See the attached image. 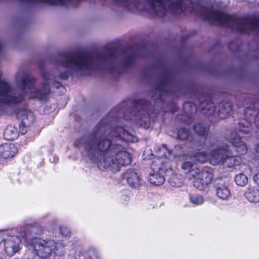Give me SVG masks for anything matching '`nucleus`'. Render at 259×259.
Here are the masks:
<instances>
[{
    "label": "nucleus",
    "mask_w": 259,
    "mask_h": 259,
    "mask_svg": "<svg viewBox=\"0 0 259 259\" xmlns=\"http://www.w3.org/2000/svg\"><path fill=\"white\" fill-rule=\"evenodd\" d=\"M117 61L116 51L113 49L106 48L101 53L94 54L63 52L59 53L55 60L57 76L51 71H42V82L39 90L34 87L35 79L24 70L17 72L16 80L22 91L30 98L46 100L50 92L51 84L57 89L62 86L58 78L66 79L69 75H85L93 71L107 70L112 72L113 64Z\"/></svg>",
    "instance_id": "obj_1"
},
{
    "label": "nucleus",
    "mask_w": 259,
    "mask_h": 259,
    "mask_svg": "<svg viewBox=\"0 0 259 259\" xmlns=\"http://www.w3.org/2000/svg\"><path fill=\"white\" fill-rule=\"evenodd\" d=\"M107 127L101 122L88 137L85 145L88 156L96 161L101 169H119L131 163L132 156L125 147L127 142H135L137 138L122 127L108 133Z\"/></svg>",
    "instance_id": "obj_2"
},
{
    "label": "nucleus",
    "mask_w": 259,
    "mask_h": 259,
    "mask_svg": "<svg viewBox=\"0 0 259 259\" xmlns=\"http://www.w3.org/2000/svg\"><path fill=\"white\" fill-rule=\"evenodd\" d=\"M24 3L43 2L59 6H76L81 0H20ZM105 3L123 6L131 11L150 10L155 14V0H104Z\"/></svg>",
    "instance_id": "obj_3"
},
{
    "label": "nucleus",
    "mask_w": 259,
    "mask_h": 259,
    "mask_svg": "<svg viewBox=\"0 0 259 259\" xmlns=\"http://www.w3.org/2000/svg\"><path fill=\"white\" fill-rule=\"evenodd\" d=\"M182 168L186 171V177L194 179V186L198 190H204L213 179V175L207 169L200 168L190 161H186L181 165Z\"/></svg>",
    "instance_id": "obj_4"
},
{
    "label": "nucleus",
    "mask_w": 259,
    "mask_h": 259,
    "mask_svg": "<svg viewBox=\"0 0 259 259\" xmlns=\"http://www.w3.org/2000/svg\"><path fill=\"white\" fill-rule=\"evenodd\" d=\"M66 245L62 242L58 243L53 239H44L41 238H34L31 242V247L36 253L35 258H46L52 253L58 254L61 255L64 251Z\"/></svg>",
    "instance_id": "obj_5"
},
{
    "label": "nucleus",
    "mask_w": 259,
    "mask_h": 259,
    "mask_svg": "<svg viewBox=\"0 0 259 259\" xmlns=\"http://www.w3.org/2000/svg\"><path fill=\"white\" fill-rule=\"evenodd\" d=\"M211 164H222L224 166L232 167L240 163V156L234 155L227 145H218L211 150L209 154Z\"/></svg>",
    "instance_id": "obj_6"
},
{
    "label": "nucleus",
    "mask_w": 259,
    "mask_h": 259,
    "mask_svg": "<svg viewBox=\"0 0 259 259\" xmlns=\"http://www.w3.org/2000/svg\"><path fill=\"white\" fill-rule=\"evenodd\" d=\"M150 106V104L146 100L137 101L134 105L133 113H131V109H128L124 114V118L126 120H133L139 125L148 128L150 124V118L147 110L149 111Z\"/></svg>",
    "instance_id": "obj_7"
},
{
    "label": "nucleus",
    "mask_w": 259,
    "mask_h": 259,
    "mask_svg": "<svg viewBox=\"0 0 259 259\" xmlns=\"http://www.w3.org/2000/svg\"><path fill=\"white\" fill-rule=\"evenodd\" d=\"M24 95L13 91L10 83L5 78H0V103L13 105L21 102Z\"/></svg>",
    "instance_id": "obj_8"
},
{
    "label": "nucleus",
    "mask_w": 259,
    "mask_h": 259,
    "mask_svg": "<svg viewBox=\"0 0 259 259\" xmlns=\"http://www.w3.org/2000/svg\"><path fill=\"white\" fill-rule=\"evenodd\" d=\"M163 162L161 159L157 158L154 160L151 165L152 171L150 172L148 180L149 182L154 185H162L165 182V178L162 174L166 168L163 166Z\"/></svg>",
    "instance_id": "obj_9"
},
{
    "label": "nucleus",
    "mask_w": 259,
    "mask_h": 259,
    "mask_svg": "<svg viewBox=\"0 0 259 259\" xmlns=\"http://www.w3.org/2000/svg\"><path fill=\"white\" fill-rule=\"evenodd\" d=\"M21 242L19 237L8 234L4 243L5 251L10 256L13 255L20 250Z\"/></svg>",
    "instance_id": "obj_10"
},
{
    "label": "nucleus",
    "mask_w": 259,
    "mask_h": 259,
    "mask_svg": "<svg viewBox=\"0 0 259 259\" xmlns=\"http://www.w3.org/2000/svg\"><path fill=\"white\" fill-rule=\"evenodd\" d=\"M17 116L20 118L22 122L19 125V132L24 135L27 132V125H29L34 120L32 113L26 109H22L17 113Z\"/></svg>",
    "instance_id": "obj_11"
},
{
    "label": "nucleus",
    "mask_w": 259,
    "mask_h": 259,
    "mask_svg": "<svg viewBox=\"0 0 259 259\" xmlns=\"http://www.w3.org/2000/svg\"><path fill=\"white\" fill-rule=\"evenodd\" d=\"M228 140L233 144L239 154L243 155L246 153L247 147L244 142L241 141L240 136L236 132L231 133L230 136L228 138Z\"/></svg>",
    "instance_id": "obj_12"
},
{
    "label": "nucleus",
    "mask_w": 259,
    "mask_h": 259,
    "mask_svg": "<svg viewBox=\"0 0 259 259\" xmlns=\"http://www.w3.org/2000/svg\"><path fill=\"white\" fill-rule=\"evenodd\" d=\"M168 81L167 79H163L156 87L152 98L154 100L159 99L161 102L165 100L164 96L167 97L170 93L168 91Z\"/></svg>",
    "instance_id": "obj_13"
},
{
    "label": "nucleus",
    "mask_w": 259,
    "mask_h": 259,
    "mask_svg": "<svg viewBox=\"0 0 259 259\" xmlns=\"http://www.w3.org/2000/svg\"><path fill=\"white\" fill-rule=\"evenodd\" d=\"M123 179L133 188H138L141 184V178L139 174L133 169H129L124 173Z\"/></svg>",
    "instance_id": "obj_14"
},
{
    "label": "nucleus",
    "mask_w": 259,
    "mask_h": 259,
    "mask_svg": "<svg viewBox=\"0 0 259 259\" xmlns=\"http://www.w3.org/2000/svg\"><path fill=\"white\" fill-rule=\"evenodd\" d=\"M214 187L217 196L222 200L228 199L231 195V191L227 184L215 180Z\"/></svg>",
    "instance_id": "obj_15"
},
{
    "label": "nucleus",
    "mask_w": 259,
    "mask_h": 259,
    "mask_svg": "<svg viewBox=\"0 0 259 259\" xmlns=\"http://www.w3.org/2000/svg\"><path fill=\"white\" fill-rule=\"evenodd\" d=\"M16 146L10 143L0 145V155L5 159L13 157L17 153Z\"/></svg>",
    "instance_id": "obj_16"
},
{
    "label": "nucleus",
    "mask_w": 259,
    "mask_h": 259,
    "mask_svg": "<svg viewBox=\"0 0 259 259\" xmlns=\"http://www.w3.org/2000/svg\"><path fill=\"white\" fill-rule=\"evenodd\" d=\"M247 200L253 203L259 202V191L254 188H247L244 194Z\"/></svg>",
    "instance_id": "obj_17"
},
{
    "label": "nucleus",
    "mask_w": 259,
    "mask_h": 259,
    "mask_svg": "<svg viewBox=\"0 0 259 259\" xmlns=\"http://www.w3.org/2000/svg\"><path fill=\"white\" fill-rule=\"evenodd\" d=\"M232 110V105L230 102H223L221 104L218 115L221 118H224Z\"/></svg>",
    "instance_id": "obj_18"
},
{
    "label": "nucleus",
    "mask_w": 259,
    "mask_h": 259,
    "mask_svg": "<svg viewBox=\"0 0 259 259\" xmlns=\"http://www.w3.org/2000/svg\"><path fill=\"white\" fill-rule=\"evenodd\" d=\"M4 136L8 140H14L18 137L17 130L12 126H8L4 131Z\"/></svg>",
    "instance_id": "obj_19"
},
{
    "label": "nucleus",
    "mask_w": 259,
    "mask_h": 259,
    "mask_svg": "<svg viewBox=\"0 0 259 259\" xmlns=\"http://www.w3.org/2000/svg\"><path fill=\"white\" fill-rule=\"evenodd\" d=\"M234 180L236 184L240 186H244L248 183V178L247 176L243 174L237 175L235 177Z\"/></svg>",
    "instance_id": "obj_20"
},
{
    "label": "nucleus",
    "mask_w": 259,
    "mask_h": 259,
    "mask_svg": "<svg viewBox=\"0 0 259 259\" xmlns=\"http://www.w3.org/2000/svg\"><path fill=\"white\" fill-rule=\"evenodd\" d=\"M250 123L246 121L239 122V131L244 134H247L250 131Z\"/></svg>",
    "instance_id": "obj_21"
},
{
    "label": "nucleus",
    "mask_w": 259,
    "mask_h": 259,
    "mask_svg": "<svg viewBox=\"0 0 259 259\" xmlns=\"http://www.w3.org/2000/svg\"><path fill=\"white\" fill-rule=\"evenodd\" d=\"M195 159L200 163H204L208 159V156L205 152H197L194 155Z\"/></svg>",
    "instance_id": "obj_22"
},
{
    "label": "nucleus",
    "mask_w": 259,
    "mask_h": 259,
    "mask_svg": "<svg viewBox=\"0 0 259 259\" xmlns=\"http://www.w3.org/2000/svg\"><path fill=\"white\" fill-rule=\"evenodd\" d=\"M135 59V56L133 53L126 55V56L124 57V59L122 60L121 64L124 66H129L132 64Z\"/></svg>",
    "instance_id": "obj_23"
},
{
    "label": "nucleus",
    "mask_w": 259,
    "mask_h": 259,
    "mask_svg": "<svg viewBox=\"0 0 259 259\" xmlns=\"http://www.w3.org/2000/svg\"><path fill=\"white\" fill-rule=\"evenodd\" d=\"M195 132L200 136H205L207 132V129L200 123H197L194 126Z\"/></svg>",
    "instance_id": "obj_24"
},
{
    "label": "nucleus",
    "mask_w": 259,
    "mask_h": 259,
    "mask_svg": "<svg viewBox=\"0 0 259 259\" xmlns=\"http://www.w3.org/2000/svg\"><path fill=\"white\" fill-rule=\"evenodd\" d=\"M190 200L194 205H200L203 203L204 200L202 196L199 195H193L190 197Z\"/></svg>",
    "instance_id": "obj_25"
},
{
    "label": "nucleus",
    "mask_w": 259,
    "mask_h": 259,
    "mask_svg": "<svg viewBox=\"0 0 259 259\" xmlns=\"http://www.w3.org/2000/svg\"><path fill=\"white\" fill-rule=\"evenodd\" d=\"M158 150L160 152L162 153L158 155L159 157L169 158L171 154V151L169 150L165 145H162Z\"/></svg>",
    "instance_id": "obj_26"
},
{
    "label": "nucleus",
    "mask_w": 259,
    "mask_h": 259,
    "mask_svg": "<svg viewBox=\"0 0 259 259\" xmlns=\"http://www.w3.org/2000/svg\"><path fill=\"white\" fill-rule=\"evenodd\" d=\"M189 136V131L186 128L180 129L178 134V137L180 140H185Z\"/></svg>",
    "instance_id": "obj_27"
},
{
    "label": "nucleus",
    "mask_w": 259,
    "mask_h": 259,
    "mask_svg": "<svg viewBox=\"0 0 259 259\" xmlns=\"http://www.w3.org/2000/svg\"><path fill=\"white\" fill-rule=\"evenodd\" d=\"M29 231L30 234L40 235L42 233L43 229L42 227L38 225H35L31 227Z\"/></svg>",
    "instance_id": "obj_28"
},
{
    "label": "nucleus",
    "mask_w": 259,
    "mask_h": 259,
    "mask_svg": "<svg viewBox=\"0 0 259 259\" xmlns=\"http://www.w3.org/2000/svg\"><path fill=\"white\" fill-rule=\"evenodd\" d=\"M88 255L90 259H99V253L95 249H90L89 250Z\"/></svg>",
    "instance_id": "obj_29"
},
{
    "label": "nucleus",
    "mask_w": 259,
    "mask_h": 259,
    "mask_svg": "<svg viewBox=\"0 0 259 259\" xmlns=\"http://www.w3.org/2000/svg\"><path fill=\"white\" fill-rule=\"evenodd\" d=\"M209 144L211 145H214L216 144L215 143V139L214 137L209 136ZM200 147L202 148H207L209 146V144H207L206 141H204L200 143Z\"/></svg>",
    "instance_id": "obj_30"
},
{
    "label": "nucleus",
    "mask_w": 259,
    "mask_h": 259,
    "mask_svg": "<svg viewBox=\"0 0 259 259\" xmlns=\"http://www.w3.org/2000/svg\"><path fill=\"white\" fill-rule=\"evenodd\" d=\"M60 233L64 236H67L70 234L69 229L66 227H62L60 228Z\"/></svg>",
    "instance_id": "obj_31"
},
{
    "label": "nucleus",
    "mask_w": 259,
    "mask_h": 259,
    "mask_svg": "<svg viewBox=\"0 0 259 259\" xmlns=\"http://www.w3.org/2000/svg\"><path fill=\"white\" fill-rule=\"evenodd\" d=\"M9 232L7 231H0V244L5 241L6 238L8 236Z\"/></svg>",
    "instance_id": "obj_32"
},
{
    "label": "nucleus",
    "mask_w": 259,
    "mask_h": 259,
    "mask_svg": "<svg viewBox=\"0 0 259 259\" xmlns=\"http://www.w3.org/2000/svg\"><path fill=\"white\" fill-rule=\"evenodd\" d=\"M176 180H177L176 178H171L170 180H169V183H170V185L173 187H180L182 183L180 182L179 183H177L175 182V181Z\"/></svg>",
    "instance_id": "obj_33"
},
{
    "label": "nucleus",
    "mask_w": 259,
    "mask_h": 259,
    "mask_svg": "<svg viewBox=\"0 0 259 259\" xmlns=\"http://www.w3.org/2000/svg\"><path fill=\"white\" fill-rule=\"evenodd\" d=\"M254 122L255 126L259 129V112L254 118Z\"/></svg>",
    "instance_id": "obj_34"
},
{
    "label": "nucleus",
    "mask_w": 259,
    "mask_h": 259,
    "mask_svg": "<svg viewBox=\"0 0 259 259\" xmlns=\"http://www.w3.org/2000/svg\"><path fill=\"white\" fill-rule=\"evenodd\" d=\"M254 181L259 185V172L253 177Z\"/></svg>",
    "instance_id": "obj_35"
},
{
    "label": "nucleus",
    "mask_w": 259,
    "mask_h": 259,
    "mask_svg": "<svg viewBox=\"0 0 259 259\" xmlns=\"http://www.w3.org/2000/svg\"><path fill=\"white\" fill-rule=\"evenodd\" d=\"M234 44V42H230V43L229 44L228 47H229V49H231V50L232 49V47L233 46V45Z\"/></svg>",
    "instance_id": "obj_36"
},
{
    "label": "nucleus",
    "mask_w": 259,
    "mask_h": 259,
    "mask_svg": "<svg viewBox=\"0 0 259 259\" xmlns=\"http://www.w3.org/2000/svg\"><path fill=\"white\" fill-rule=\"evenodd\" d=\"M255 150L256 151L259 153V143L256 145Z\"/></svg>",
    "instance_id": "obj_37"
},
{
    "label": "nucleus",
    "mask_w": 259,
    "mask_h": 259,
    "mask_svg": "<svg viewBox=\"0 0 259 259\" xmlns=\"http://www.w3.org/2000/svg\"><path fill=\"white\" fill-rule=\"evenodd\" d=\"M27 236H28V235H27V234H26V235H24L23 237L27 238Z\"/></svg>",
    "instance_id": "obj_38"
},
{
    "label": "nucleus",
    "mask_w": 259,
    "mask_h": 259,
    "mask_svg": "<svg viewBox=\"0 0 259 259\" xmlns=\"http://www.w3.org/2000/svg\"><path fill=\"white\" fill-rule=\"evenodd\" d=\"M203 140H205V141L206 140V138H204V137H203Z\"/></svg>",
    "instance_id": "obj_39"
}]
</instances>
